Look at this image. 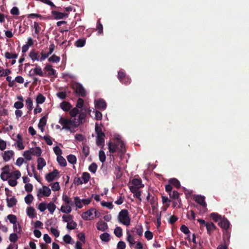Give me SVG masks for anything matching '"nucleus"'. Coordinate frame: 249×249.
I'll list each match as a JSON object with an SVG mask.
<instances>
[{
  "label": "nucleus",
  "instance_id": "obj_51",
  "mask_svg": "<svg viewBox=\"0 0 249 249\" xmlns=\"http://www.w3.org/2000/svg\"><path fill=\"white\" fill-rule=\"evenodd\" d=\"M63 221L67 223L73 220V216L71 215H63L62 216Z\"/></svg>",
  "mask_w": 249,
  "mask_h": 249
},
{
  "label": "nucleus",
  "instance_id": "obj_2",
  "mask_svg": "<svg viewBox=\"0 0 249 249\" xmlns=\"http://www.w3.org/2000/svg\"><path fill=\"white\" fill-rule=\"evenodd\" d=\"M115 140L116 141L115 144H113L111 142H109L108 143L109 152L113 153L117 152L124 153L125 151V146L121 137L119 135H117L115 137Z\"/></svg>",
  "mask_w": 249,
  "mask_h": 249
},
{
  "label": "nucleus",
  "instance_id": "obj_15",
  "mask_svg": "<svg viewBox=\"0 0 249 249\" xmlns=\"http://www.w3.org/2000/svg\"><path fill=\"white\" fill-rule=\"evenodd\" d=\"M96 228L99 231H105L108 229V225L106 222L100 220L97 223Z\"/></svg>",
  "mask_w": 249,
  "mask_h": 249
},
{
  "label": "nucleus",
  "instance_id": "obj_8",
  "mask_svg": "<svg viewBox=\"0 0 249 249\" xmlns=\"http://www.w3.org/2000/svg\"><path fill=\"white\" fill-rule=\"evenodd\" d=\"M14 145L16 148L18 150H21L24 149L25 146L23 144V140L20 134H18L16 139L15 140Z\"/></svg>",
  "mask_w": 249,
  "mask_h": 249
},
{
  "label": "nucleus",
  "instance_id": "obj_10",
  "mask_svg": "<svg viewBox=\"0 0 249 249\" xmlns=\"http://www.w3.org/2000/svg\"><path fill=\"white\" fill-rule=\"evenodd\" d=\"M94 209H90L84 213L82 214V218L85 220H90L94 218L93 213Z\"/></svg>",
  "mask_w": 249,
  "mask_h": 249
},
{
  "label": "nucleus",
  "instance_id": "obj_39",
  "mask_svg": "<svg viewBox=\"0 0 249 249\" xmlns=\"http://www.w3.org/2000/svg\"><path fill=\"white\" fill-rule=\"evenodd\" d=\"M57 161L61 166L65 167L67 165L66 160L62 156L57 157Z\"/></svg>",
  "mask_w": 249,
  "mask_h": 249
},
{
  "label": "nucleus",
  "instance_id": "obj_45",
  "mask_svg": "<svg viewBox=\"0 0 249 249\" xmlns=\"http://www.w3.org/2000/svg\"><path fill=\"white\" fill-rule=\"evenodd\" d=\"M69 162L71 164H74L76 163V158L74 155H69L67 157Z\"/></svg>",
  "mask_w": 249,
  "mask_h": 249
},
{
  "label": "nucleus",
  "instance_id": "obj_38",
  "mask_svg": "<svg viewBox=\"0 0 249 249\" xmlns=\"http://www.w3.org/2000/svg\"><path fill=\"white\" fill-rule=\"evenodd\" d=\"M64 242L66 244H72L74 242L71 237L69 234H66L63 238Z\"/></svg>",
  "mask_w": 249,
  "mask_h": 249
},
{
  "label": "nucleus",
  "instance_id": "obj_18",
  "mask_svg": "<svg viewBox=\"0 0 249 249\" xmlns=\"http://www.w3.org/2000/svg\"><path fill=\"white\" fill-rule=\"evenodd\" d=\"M131 231L132 232H136L138 235L141 236L143 232L142 226L141 224L137 225L131 230Z\"/></svg>",
  "mask_w": 249,
  "mask_h": 249
},
{
  "label": "nucleus",
  "instance_id": "obj_49",
  "mask_svg": "<svg viewBox=\"0 0 249 249\" xmlns=\"http://www.w3.org/2000/svg\"><path fill=\"white\" fill-rule=\"evenodd\" d=\"M79 113V110L77 107H74L70 111L71 118H76V115Z\"/></svg>",
  "mask_w": 249,
  "mask_h": 249
},
{
  "label": "nucleus",
  "instance_id": "obj_36",
  "mask_svg": "<svg viewBox=\"0 0 249 249\" xmlns=\"http://www.w3.org/2000/svg\"><path fill=\"white\" fill-rule=\"evenodd\" d=\"M100 238L103 242H107L110 240V235L107 232H104L100 235Z\"/></svg>",
  "mask_w": 249,
  "mask_h": 249
},
{
  "label": "nucleus",
  "instance_id": "obj_55",
  "mask_svg": "<svg viewBox=\"0 0 249 249\" xmlns=\"http://www.w3.org/2000/svg\"><path fill=\"white\" fill-rule=\"evenodd\" d=\"M51 188L53 191H57L60 190V187L59 184L58 182H55L53 183L50 184Z\"/></svg>",
  "mask_w": 249,
  "mask_h": 249
},
{
  "label": "nucleus",
  "instance_id": "obj_16",
  "mask_svg": "<svg viewBox=\"0 0 249 249\" xmlns=\"http://www.w3.org/2000/svg\"><path fill=\"white\" fill-rule=\"evenodd\" d=\"M105 137V134H101V135H97L96 140V144L100 146L102 148H103L105 143L104 138Z\"/></svg>",
  "mask_w": 249,
  "mask_h": 249
},
{
  "label": "nucleus",
  "instance_id": "obj_9",
  "mask_svg": "<svg viewBox=\"0 0 249 249\" xmlns=\"http://www.w3.org/2000/svg\"><path fill=\"white\" fill-rule=\"evenodd\" d=\"M195 200L196 202L199 204L203 207V212L205 213L207 211L206 203L205 201V197L201 196H195Z\"/></svg>",
  "mask_w": 249,
  "mask_h": 249
},
{
  "label": "nucleus",
  "instance_id": "obj_47",
  "mask_svg": "<svg viewBox=\"0 0 249 249\" xmlns=\"http://www.w3.org/2000/svg\"><path fill=\"white\" fill-rule=\"evenodd\" d=\"M34 199V197L32 194H28L25 197H24V200L25 203L27 204H31Z\"/></svg>",
  "mask_w": 249,
  "mask_h": 249
},
{
  "label": "nucleus",
  "instance_id": "obj_13",
  "mask_svg": "<svg viewBox=\"0 0 249 249\" xmlns=\"http://www.w3.org/2000/svg\"><path fill=\"white\" fill-rule=\"evenodd\" d=\"M126 241L129 243L130 247H132L137 242L135 241L134 236L128 230L126 231Z\"/></svg>",
  "mask_w": 249,
  "mask_h": 249
},
{
  "label": "nucleus",
  "instance_id": "obj_22",
  "mask_svg": "<svg viewBox=\"0 0 249 249\" xmlns=\"http://www.w3.org/2000/svg\"><path fill=\"white\" fill-rule=\"evenodd\" d=\"M32 155L36 157H39L42 153V150L39 147H36L29 149Z\"/></svg>",
  "mask_w": 249,
  "mask_h": 249
},
{
  "label": "nucleus",
  "instance_id": "obj_63",
  "mask_svg": "<svg viewBox=\"0 0 249 249\" xmlns=\"http://www.w3.org/2000/svg\"><path fill=\"white\" fill-rule=\"evenodd\" d=\"M216 249H228V243L224 241L223 243L219 245Z\"/></svg>",
  "mask_w": 249,
  "mask_h": 249
},
{
  "label": "nucleus",
  "instance_id": "obj_20",
  "mask_svg": "<svg viewBox=\"0 0 249 249\" xmlns=\"http://www.w3.org/2000/svg\"><path fill=\"white\" fill-rule=\"evenodd\" d=\"M26 213L27 215L31 219L35 218L36 216L35 209L32 207H27Z\"/></svg>",
  "mask_w": 249,
  "mask_h": 249
},
{
  "label": "nucleus",
  "instance_id": "obj_12",
  "mask_svg": "<svg viewBox=\"0 0 249 249\" xmlns=\"http://www.w3.org/2000/svg\"><path fill=\"white\" fill-rule=\"evenodd\" d=\"M58 174V171L55 169L52 172L47 174L45 176V178L48 182L52 181L56 178Z\"/></svg>",
  "mask_w": 249,
  "mask_h": 249
},
{
  "label": "nucleus",
  "instance_id": "obj_11",
  "mask_svg": "<svg viewBox=\"0 0 249 249\" xmlns=\"http://www.w3.org/2000/svg\"><path fill=\"white\" fill-rule=\"evenodd\" d=\"M52 14L55 19H61L66 18L68 17L69 14L67 13H63L55 11H53Z\"/></svg>",
  "mask_w": 249,
  "mask_h": 249
},
{
  "label": "nucleus",
  "instance_id": "obj_62",
  "mask_svg": "<svg viewBox=\"0 0 249 249\" xmlns=\"http://www.w3.org/2000/svg\"><path fill=\"white\" fill-rule=\"evenodd\" d=\"M82 151L85 157H87L89 155V148L88 146L84 145L83 146Z\"/></svg>",
  "mask_w": 249,
  "mask_h": 249
},
{
  "label": "nucleus",
  "instance_id": "obj_35",
  "mask_svg": "<svg viewBox=\"0 0 249 249\" xmlns=\"http://www.w3.org/2000/svg\"><path fill=\"white\" fill-rule=\"evenodd\" d=\"M32 71L35 74L39 75L40 76H43V71L40 67L36 65V67L33 69Z\"/></svg>",
  "mask_w": 249,
  "mask_h": 249
},
{
  "label": "nucleus",
  "instance_id": "obj_27",
  "mask_svg": "<svg viewBox=\"0 0 249 249\" xmlns=\"http://www.w3.org/2000/svg\"><path fill=\"white\" fill-rule=\"evenodd\" d=\"M61 108L64 111H68L71 108V104L66 101H63L60 104Z\"/></svg>",
  "mask_w": 249,
  "mask_h": 249
},
{
  "label": "nucleus",
  "instance_id": "obj_33",
  "mask_svg": "<svg viewBox=\"0 0 249 249\" xmlns=\"http://www.w3.org/2000/svg\"><path fill=\"white\" fill-rule=\"evenodd\" d=\"M41 23H39L37 22H34L33 27L35 30V33L36 35H38L41 31V28L40 26Z\"/></svg>",
  "mask_w": 249,
  "mask_h": 249
},
{
  "label": "nucleus",
  "instance_id": "obj_34",
  "mask_svg": "<svg viewBox=\"0 0 249 249\" xmlns=\"http://www.w3.org/2000/svg\"><path fill=\"white\" fill-rule=\"evenodd\" d=\"M73 200L74 204L77 208L81 209L83 207L81 200L78 196L74 197Z\"/></svg>",
  "mask_w": 249,
  "mask_h": 249
},
{
  "label": "nucleus",
  "instance_id": "obj_54",
  "mask_svg": "<svg viewBox=\"0 0 249 249\" xmlns=\"http://www.w3.org/2000/svg\"><path fill=\"white\" fill-rule=\"evenodd\" d=\"M11 73L9 69H1L0 67V76H5L8 75Z\"/></svg>",
  "mask_w": 249,
  "mask_h": 249
},
{
  "label": "nucleus",
  "instance_id": "obj_48",
  "mask_svg": "<svg viewBox=\"0 0 249 249\" xmlns=\"http://www.w3.org/2000/svg\"><path fill=\"white\" fill-rule=\"evenodd\" d=\"M7 217L10 222L13 224H15L17 222V218L15 215L9 214L7 215Z\"/></svg>",
  "mask_w": 249,
  "mask_h": 249
},
{
  "label": "nucleus",
  "instance_id": "obj_28",
  "mask_svg": "<svg viewBox=\"0 0 249 249\" xmlns=\"http://www.w3.org/2000/svg\"><path fill=\"white\" fill-rule=\"evenodd\" d=\"M118 77L121 82H124L123 78L127 79V83L131 82V79L128 76H126L124 72L123 71H120L118 72Z\"/></svg>",
  "mask_w": 249,
  "mask_h": 249
},
{
  "label": "nucleus",
  "instance_id": "obj_42",
  "mask_svg": "<svg viewBox=\"0 0 249 249\" xmlns=\"http://www.w3.org/2000/svg\"><path fill=\"white\" fill-rule=\"evenodd\" d=\"M211 217L215 221V222H219L220 220L222 219L221 216L215 213H212L210 214Z\"/></svg>",
  "mask_w": 249,
  "mask_h": 249
},
{
  "label": "nucleus",
  "instance_id": "obj_61",
  "mask_svg": "<svg viewBox=\"0 0 249 249\" xmlns=\"http://www.w3.org/2000/svg\"><path fill=\"white\" fill-rule=\"evenodd\" d=\"M5 56L7 59H13L17 58L18 55L16 53H11L9 52H6L5 53Z\"/></svg>",
  "mask_w": 249,
  "mask_h": 249
},
{
  "label": "nucleus",
  "instance_id": "obj_21",
  "mask_svg": "<svg viewBox=\"0 0 249 249\" xmlns=\"http://www.w3.org/2000/svg\"><path fill=\"white\" fill-rule=\"evenodd\" d=\"M37 168L38 170H41L43 169V168L45 167L46 165V163L45 160L42 158H38L37 159Z\"/></svg>",
  "mask_w": 249,
  "mask_h": 249
},
{
  "label": "nucleus",
  "instance_id": "obj_43",
  "mask_svg": "<svg viewBox=\"0 0 249 249\" xmlns=\"http://www.w3.org/2000/svg\"><path fill=\"white\" fill-rule=\"evenodd\" d=\"M77 224L73 220L69 222L67 224V228L69 230H72L76 229Z\"/></svg>",
  "mask_w": 249,
  "mask_h": 249
},
{
  "label": "nucleus",
  "instance_id": "obj_57",
  "mask_svg": "<svg viewBox=\"0 0 249 249\" xmlns=\"http://www.w3.org/2000/svg\"><path fill=\"white\" fill-rule=\"evenodd\" d=\"M9 239L11 242H16L18 239V237L17 233H14L10 234Z\"/></svg>",
  "mask_w": 249,
  "mask_h": 249
},
{
  "label": "nucleus",
  "instance_id": "obj_30",
  "mask_svg": "<svg viewBox=\"0 0 249 249\" xmlns=\"http://www.w3.org/2000/svg\"><path fill=\"white\" fill-rule=\"evenodd\" d=\"M45 70L48 72L50 75H55L56 71L53 69L50 65H47L45 67Z\"/></svg>",
  "mask_w": 249,
  "mask_h": 249
},
{
  "label": "nucleus",
  "instance_id": "obj_25",
  "mask_svg": "<svg viewBox=\"0 0 249 249\" xmlns=\"http://www.w3.org/2000/svg\"><path fill=\"white\" fill-rule=\"evenodd\" d=\"M6 202L7 206L9 208H11L16 205L17 200L15 197H12L11 198L7 197Z\"/></svg>",
  "mask_w": 249,
  "mask_h": 249
},
{
  "label": "nucleus",
  "instance_id": "obj_7",
  "mask_svg": "<svg viewBox=\"0 0 249 249\" xmlns=\"http://www.w3.org/2000/svg\"><path fill=\"white\" fill-rule=\"evenodd\" d=\"M73 89L75 90L76 93L80 96L84 97L86 95V91L82 86L78 83H76L72 85Z\"/></svg>",
  "mask_w": 249,
  "mask_h": 249
},
{
  "label": "nucleus",
  "instance_id": "obj_59",
  "mask_svg": "<svg viewBox=\"0 0 249 249\" xmlns=\"http://www.w3.org/2000/svg\"><path fill=\"white\" fill-rule=\"evenodd\" d=\"M144 237L148 240H150L153 238V234L151 231L147 230L144 232Z\"/></svg>",
  "mask_w": 249,
  "mask_h": 249
},
{
  "label": "nucleus",
  "instance_id": "obj_53",
  "mask_svg": "<svg viewBox=\"0 0 249 249\" xmlns=\"http://www.w3.org/2000/svg\"><path fill=\"white\" fill-rule=\"evenodd\" d=\"M169 182L171 184L175 186L177 188H179L180 186L179 181L176 178H172L170 179Z\"/></svg>",
  "mask_w": 249,
  "mask_h": 249
},
{
  "label": "nucleus",
  "instance_id": "obj_50",
  "mask_svg": "<svg viewBox=\"0 0 249 249\" xmlns=\"http://www.w3.org/2000/svg\"><path fill=\"white\" fill-rule=\"evenodd\" d=\"M99 158L101 162H104L106 160V156L104 151L102 150L99 151Z\"/></svg>",
  "mask_w": 249,
  "mask_h": 249
},
{
  "label": "nucleus",
  "instance_id": "obj_23",
  "mask_svg": "<svg viewBox=\"0 0 249 249\" xmlns=\"http://www.w3.org/2000/svg\"><path fill=\"white\" fill-rule=\"evenodd\" d=\"M71 206V205L66 204L62 205L60 211L63 213H70L72 211Z\"/></svg>",
  "mask_w": 249,
  "mask_h": 249
},
{
  "label": "nucleus",
  "instance_id": "obj_46",
  "mask_svg": "<svg viewBox=\"0 0 249 249\" xmlns=\"http://www.w3.org/2000/svg\"><path fill=\"white\" fill-rule=\"evenodd\" d=\"M23 156L27 160H31L32 159V155L30 150L25 151L23 153Z\"/></svg>",
  "mask_w": 249,
  "mask_h": 249
},
{
  "label": "nucleus",
  "instance_id": "obj_44",
  "mask_svg": "<svg viewBox=\"0 0 249 249\" xmlns=\"http://www.w3.org/2000/svg\"><path fill=\"white\" fill-rule=\"evenodd\" d=\"M114 233L117 237H121L123 235L122 229L120 227H117L114 229Z\"/></svg>",
  "mask_w": 249,
  "mask_h": 249
},
{
  "label": "nucleus",
  "instance_id": "obj_19",
  "mask_svg": "<svg viewBox=\"0 0 249 249\" xmlns=\"http://www.w3.org/2000/svg\"><path fill=\"white\" fill-rule=\"evenodd\" d=\"M47 118L45 116L42 117L40 120L38 124V128L42 132L44 131V127L46 124Z\"/></svg>",
  "mask_w": 249,
  "mask_h": 249
},
{
  "label": "nucleus",
  "instance_id": "obj_5",
  "mask_svg": "<svg viewBox=\"0 0 249 249\" xmlns=\"http://www.w3.org/2000/svg\"><path fill=\"white\" fill-rule=\"evenodd\" d=\"M118 220L120 223L128 226L130 223V218L129 216L128 212L126 210H122L119 213Z\"/></svg>",
  "mask_w": 249,
  "mask_h": 249
},
{
  "label": "nucleus",
  "instance_id": "obj_6",
  "mask_svg": "<svg viewBox=\"0 0 249 249\" xmlns=\"http://www.w3.org/2000/svg\"><path fill=\"white\" fill-rule=\"evenodd\" d=\"M51 194V189L47 186H43L42 188L38 189L37 193V196L38 198H41L43 196L48 197Z\"/></svg>",
  "mask_w": 249,
  "mask_h": 249
},
{
  "label": "nucleus",
  "instance_id": "obj_58",
  "mask_svg": "<svg viewBox=\"0 0 249 249\" xmlns=\"http://www.w3.org/2000/svg\"><path fill=\"white\" fill-rule=\"evenodd\" d=\"M97 169V165L94 163L91 164L89 167V171L93 173H95L96 172Z\"/></svg>",
  "mask_w": 249,
  "mask_h": 249
},
{
  "label": "nucleus",
  "instance_id": "obj_64",
  "mask_svg": "<svg viewBox=\"0 0 249 249\" xmlns=\"http://www.w3.org/2000/svg\"><path fill=\"white\" fill-rule=\"evenodd\" d=\"M125 243L124 241H120L117 244V249H125Z\"/></svg>",
  "mask_w": 249,
  "mask_h": 249
},
{
  "label": "nucleus",
  "instance_id": "obj_40",
  "mask_svg": "<svg viewBox=\"0 0 249 249\" xmlns=\"http://www.w3.org/2000/svg\"><path fill=\"white\" fill-rule=\"evenodd\" d=\"M83 183H87L90 178L89 174L87 172H84L82 174L81 176Z\"/></svg>",
  "mask_w": 249,
  "mask_h": 249
},
{
  "label": "nucleus",
  "instance_id": "obj_37",
  "mask_svg": "<svg viewBox=\"0 0 249 249\" xmlns=\"http://www.w3.org/2000/svg\"><path fill=\"white\" fill-rule=\"evenodd\" d=\"M27 108L30 110H32L33 108V100L30 97H28L25 101Z\"/></svg>",
  "mask_w": 249,
  "mask_h": 249
},
{
  "label": "nucleus",
  "instance_id": "obj_17",
  "mask_svg": "<svg viewBox=\"0 0 249 249\" xmlns=\"http://www.w3.org/2000/svg\"><path fill=\"white\" fill-rule=\"evenodd\" d=\"M14 155V152L12 150L6 151L3 154L2 157L3 160L5 161H8L10 160Z\"/></svg>",
  "mask_w": 249,
  "mask_h": 249
},
{
  "label": "nucleus",
  "instance_id": "obj_14",
  "mask_svg": "<svg viewBox=\"0 0 249 249\" xmlns=\"http://www.w3.org/2000/svg\"><path fill=\"white\" fill-rule=\"evenodd\" d=\"M94 104L95 107L101 110L105 109L107 107L106 103L103 99L95 100Z\"/></svg>",
  "mask_w": 249,
  "mask_h": 249
},
{
  "label": "nucleus",
  "instance_id": "obj_41",
  "mask_svg": "<svg viewBox=\"0 0 249 249\" xmlns=\"http://www.w3.org/2000/svg\"><path fill=\"white\" fill-rule=\"evenodd\" d=\"M13 230L15 232L18 234H20L22 231L20 225L18 222L16 223L15 224H13Z\"/></svg>",
  "mask_w": 249,
  "mask_h": 249
},
{
  "label": "nucleus",
  "instance_id": "obj_56",
  "mask_svg": "<svg viewBox=\"0 0 249 249\" xmlns=\"http://www.w3.org/2000/svg\"><path fill=\"white\" fill-rule=\"evenodd\" d=\"M60 57L55 55H53L52 56H51L48 59L49 61L52 62L53 63L59 62L60 61Z\"/></svg>",
  "mask_w": 249,
  "mask_h": 249
},
{
  "label": "nucleus",
  "instance_id": "obj_31",
  "mask_svg": "<svg viewBox=\"0 0 249 249\" xmlns=\"http://www.w3.org/2000/svg\"><path fill=\"white\" fill-rule=\"evenodd\" d=\"M132 185L131 186L138 187L139 188H142L144 185L142 183V180L140 179L134 178L132 181Z\"/></svg>",
  "mask_w": 249,
  "mask_h": 249
},
{
  "label": "nucleus",
  "instance_id": "obj_52",
  "mask_svg": "<svg viewBox=\"0 0 249 249\" xmlns=\"http://www.w3.org/2000/svg\"><path fill=\"white\" fill-rule=\"evenodd\" d=\"M101 205L103 207H107L108 209L111 210L113 208V205L112 202L102 201L101 202Z\"/></svg>",
  "mask_w": 249,
  "mask_h": 249
},
{
  "label": "nucleus",
  "instance_id": "obj_24",
  "mask_svg": "<svg viewBox=\"0 0 249 249\" xmlns=\"http://www.w3.org/2000/svg\"><path fill=\"white\" fill-rule=\"evenodd\" d=\"M218 225L223 229H227L230 226V223L228 220L225 218H222L218 222Z\"/></svg>",
  "mask_w": 249,
  "mask_h": 249
},
{
  "label": "nucleus",
  "instance_id": "obj_32",
  "mask_svg": "<svg viewBox=\"0 0 249 249\" xmlns=\"http://www.w3.org/2000/svg\"><path fill=\"white\" fill-rule=\"evenodd\" d=\"M46 98L41 93L38 94L36 98V101L37 105L43 104L45 101Z\"/></svg>",
  "mask_w": 249,
  "mask_h": 249
},
{
  "label": "nucleus",
  "instance_id": "obj_1",
  "mask_svg": "<svg viewBox=\"0 0 249 249\" xmlns=\"http://www.w3.org/2000/svg\"><path fill=\"white\" fill-rule=\"evenodd\" d=\"M87 114L86 111L81 110L79 113L78 119L71 118L68 119L63 117H60L59 119V123L62 126V129L73 133L76 131V128L81 124L85 123Z\"/></svg>",
  "mask_w": 249,
  "mask_h": 249
},
{
  "label": "nucleus",
  "instance_id": "obj_60",
  "mask_svg": "<svg viewBox=\"0 0 249 249\" xmlns=\"http://www.w3.org/2000/svg\"><path fill=\"white\" fill-rule=\"evenodd\" d=\"M11 177L15 178V179H17L20 178L21 177V173L20 172L18 171H15L11 173Z\"/></svg>",
  "mask_w": 249,
  "mask_h": 249
},
{
  "label": "nucleus",
  "instance_id": "obj_3",
  "mask_svg": "<svg viewBox=\"0 0 249 249\" xmlns=\"http://www.w3.org/2000/svg\"><path fill=\"white\" fill-rule=\"evenodd\" d=\"M56 206L53 202H50L47 203L45 202L39 203L37 206V209L40 212H44L48 210L51 214H53L56 209Z\"/></svg>",
  "mask_w": 249,
  "mask_h": 249
},
{
  "label": "nucleus",
  "instance_id": "obj_29",
  "mask_svg": "<svg viewBox=\"0 0 249 249\" xmlns=\"http://www.w3.org/2000/svg\"><path fill=\"white\" fill-rule=\"evenodd\" d=\"M62 200L66 205H70L71 206L73 205V203L71 198L66 195H63L62 196Z\"/></svg>",
  "mask_w": 249,
  "mask_h": 249
},
{
  "label": "nucleus",
  "instance_id": "obj_4",
  "mask_svg": "<svg viewBox=\"0 0 249 249\" xmlns=\"http://www.w3.org/2000/svg\"><path fill=\"white\" fill-rule=\"evenodd\" d=\"M29 56L33 61L42 62L47 58V56L45 55V52L42 51L40 53L35 50L31 51Z\"/></svg>",
  "mask_w": 249,
  "mask_h": 249
},
{
  "label": "nucleus",
  "instance_id": "obj_26",
  "mask_svg": "<svg viewBox=\"0 0 249 249\" xmlns=\"http://www.w3.org/2000/svg\"><path fill=\"white\" fill-rule=\"evenodd\" d=\"M208 234L211 235L212 232L216 228V226L212 222H208L206 226Z\"/></svg>",
  "mask_w": 249,
  "mask_h": 249
}]
</instances>
